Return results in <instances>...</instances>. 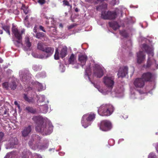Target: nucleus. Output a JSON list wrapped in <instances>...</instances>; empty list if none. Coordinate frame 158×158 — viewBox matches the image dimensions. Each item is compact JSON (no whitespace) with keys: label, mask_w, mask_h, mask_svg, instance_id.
Here are the masks:
<instances>
[{"label":"nucleus","mask_w":158,"mask_h":158,"mask_svg":"<svg viewBox=\"0 0 158 158\" xmlns=\"http://www.w3.org/2000/svg\"><path fill=\"white\" fill-rule=\"evenodd\" d=\"M33 120L36 124V131L40 132L43 135L50 134L52 132L53 126L51 124H47L44 122V119L41 116H35L32 118Z\"/></svg>","instance_id":"obj_1"},{"label":"nucleus","mask_w":158,"mask_h":158,"mask_svg":"<svg viewBox=\"0 0 158 158\" xmlns=\"http://www.w3.org/2000/svg\"><path fill=\"white\" fill-rule=\"evenodd\" d=\"M143 48L148 54V58L145 68L147 69L150 68L152 64V61H154L155 66H156V69H158V64L156 63V60L152 58L154 54L153 52V49L151 47H150L148 45L145 44H143Z\"/></svg>","instance_id":"obj_2"},{"label":"nucleus","mask_w":158,"mask_h":158,"mask_svg":"<svg viewBox=\"0 0 158 158\" xmlns=\"http://www.w3.org/2000/svg\"><path fill=\"white\" fill-rule=\"evenodd\" d=\"M114 106L110 104H103L99 108L98 112L102 116H108L111 115L114 110Z\"/></svg>","instance_id":"obj_3"},{"label":"nucleus","mask_w":158,"mask_h":158,"mask_svg":"<svg viewBox=\"0 0 158 158\" xmlns=\"http://www.w3.org/2000/svg\"><path fill=\"white\" fill-rule=\"evenodd\" d=\"M12 35L14 37V44L17 47L20 46V31L16 26L12 24L11 28Z\"/></svg>","instance_id":"obj_4"},{"label":"nucleus","mask_w":158,"mask_h":158,"mask_svg":"<svg viewBox=\"0 0 158 158\" xmlns=\"http://www.w3.org/2000/svg\"><path fill=\"white\" fill-rule=\"evenodd\" d=\"M4 139H0V144L4 142L7 141L6 145V149L16 148L18 145V139H9L8 141Z\"/></svg>","instance_id":"obj_5"},{"label":"nucleus","mask_w":158,"mask_h":158,"mask_svg":"<svg viewBox=\"0 0 158 158\" xmlns=\"http://www.w3.org/2000/svg\"><path fill=\"white\" fill-rule=\"evenodd\" d=\"M117 15V13L115 11H102L101 14V17L104 19H113L116 18Z\"/></svg>","instance_id":"obj_6"},{"label":"nucleus","mask_w":158,"mask_h":158,"mask_svg":"<svg viewBox=\"0 0 158 158\" xmlns=\"http://www.w3.org/2000/svg\"><path fill=\"white\" fill-rule=\"evenodd\" d=\"M94 76L98 78L102 77L103 75V71L102 68L98 64H94L93 67Z\"/></svg>","instance_id":"obj_7"},{"label":"nucleus","mask_w":158,"mask_h":158,"mask_svg":"<svg viewBox=\"0 0 158 158\" xmlns=\"http://www.w3.org/2000/svg\"><path fill=\"white\" fill-rule=\"evenodd\" d=\"M99 127L100 129L103 131H109L112 127L111 123L107 120L102 121L101 122Z\"/></svg>","instance_id":"obj_8"},{"label":"nucleus","mask_w":158,"mask_h":158,"mask_svg":"<svg viewBox=\"0 0 158 158\" xmlns=\"http://www.w3.org/2000/svg\"><path fill=\"white\" fill-rule=\"evenodd\" d=\"M103 81L106 87L111 90L112 89L114 82L112 77H104L103 78Z\"/></svg>","instance_id":"obj_9"},{"label":"nucleus","mask_w":158,"mask_h":158,"mask_svg":"<svg viewBox=\"0 0 158 158\" xmlns=\"http://www.w3.org/2000/svg\"><path fill=\"white\" fill-rule=\"evenodd\" d=\"M54 51V48L51 47H45L43 52L45 53L43 55L40 56L41 58H47L51 56L53 53Z\"/></svg>","instance_id":"obj_10"},{"label":"nucleus","mask_w":158,"mask_h":158,"mask_svg":"<svg viewBox=\"0 0 158 158\" xmlns=\"http://www.w3.org/2000/svg\"><path fill=\"white\" fill-rule=\"evenodd\" d=\"M40 140L38 139H30L28 144L31 148L35 150L38 148Z\"/></svg>","instance_id":"obj_11"},{"label":"nucleus","mask_w":158,"mask_h":158,"mask_svg":"<svg viewBox=\"0 0 158 158\" xmlns=\"http://www.w3.org/2000/svg\"><path fill=\"white\" fill-rule=\"evenodd\" d=\"M128 68L127 66L120 67L119 69L118 73V77H123L126 76L128 73Z\"/></svg>","instance_id":"obj_12"},{"label":"nucleus","mask_w":158,"mask_h":158,"mask_svg":"<svg viewBox=\"0 0 158 158\" xmlns=\"http://www.w3.org/2000/svg\"><path fill=\"white\" fill-rule=\"evenodd\" d=\"M134 84L136 88H143L145 85V82L141 78H136L134 82Z\"/></svg>","instance_id":"obj_13"},{"label":"nucleus","mask_w":158,"mask_h":158,"mask_svg":"<svg viewBox=\"0 0 158 158\" xmlns=\"http://www.w3.org/2000/svg\"><path fill=\"white\" fill-rule=\"evenodd\" d=\"M153 75V74L150 72H148L143 74L141 76V78L145 81H151Z\"/></svg>","instance_id":"obj_14"},{"label":"nucleus","mask_w":158,"mask_h":158,"mask_svg":"<svg viewBox=\"0 0 158 158\" xmlns=\"http://www.w3.org/2000/svg\"><path fill=\"white\" fill-rule=\"evenodd\" d=\"M88 58L87 56L85 54H81L78 56V61L80 62V65L82 68H83L84 66L85 65Z\"/></svg>","instance_id":"obj_15"},{"label":"nucleus","mask_w":158,"mask_h":158,"mask_svg":"<svg viewBox=\"0 0 158 158\" xmlns=\"http://www.w3.org/2000/svg\"><path fill=\"white\" fill-rule=\"evenodd\" d=\"M145 55L142 51H140L137 53V63L139 64L141 63L145 58Z\"/></svg>","instance_id":"obj_16"},{"label":"nucleus","mask_w":158,"mask_h":158,"mask_svg":"<svg viewBox=\"0 0 158 158\" xmlns=\"http://www.w3.org/2000/svg\"><path fill=\"white\" fill-rule=\"evenodd\" d=\"M96 114L93 113L87 114L83 115V118H85L90 123L94 120L95 118Z\"/></svg>","instance_id":"obj_17"},{"label":"nucleus","mask_w":158,"mask_h":158,"mask_svg":"<svg viewBox=\"0 0 158 158\" xmlns=\"http://www.w3.org/2000/svg\"><path fill=\"white\" fill-rule=\"evenodd\" d=\"M31 129L30 126L25 127L22 132V135L23 137H26L31 132Z\"/></svg>","instance_id":"obj_18"},{"label":"nucleus","mask_w":158,"mask_h":158,"mask_svg":"<svg viewBox=\"0 0 158 158\" xmlns=\"http://www.w3.org/2000/svg\"><path fill=\"white\" fill-rule=\"evenodd\" d=\"M81 123L82 126H83L85 128L87 127L91 124V123H90L89 121L87 119H86V118H83V115L82 118Z\"/></svg>","instance_id":"obj_19"},{"label":"nucleus","mask_w":158,"mask_h":158,"mask_svg":"<svg viewBox=\"0 0 158 158\" xmlns=\"http://www.w3.org/2000/svg\"><path fill=\"white\" fill-rule=\"evenodd\" d=\"M18 152L16 151H13L7 153L4 158H15L18 155Z\"/></svg>","instance_id":"obj_20"},{"label":"nucleus","mask_w":158,"mask_h":158,"mask_svg":"<svg viewBox=\"0 0 158 158\" xmlns=\"http://www.w3.org/2000/svg\"><path fill=\"white\" fill-rule=\"evenodd\" d=\"M109 26L112 27L114 30H116L120 27L118 23L116 22H113L109 23Z\"/></svg>","instance_id":"obj_21"},{"label":"nucleus","mask_w":158,"mask_h":158,"mask_svg":"<svg viewBox=\"0 0 158 158\" xmlns=\"http://www.w3.org/2000/svg\"><path fill=\"white\" fill-rule=\"evenodd\" d=\"M49 143L48 142L44 143L42 144H40V143L38 144V148L40 150H44L48 147Z\"/></svg>","instance_id":"obj_22"},{"label":"nucleus","mask_w":158,"mask_h":158,"mask_svg":"<svg viewBox=\"0 0 158 158\" xmlns=\"http://www.w3.org/2000/svg\"><path fill=\"white\" fill-rule=\"evenodd\" d=\"M24 44L26 50L28 49L31 46V43L29 41V38L27 36H26L25 38Z\"/></svg>","instance_id":"obj_23"},{"label":"nucleus","mask_w":158,"mask_h":158,"mask_svg":"<svg viewBox=\"0 0 158 158\" xmlns=\"http://www.w3.org/2000/svg\"><path fill=\"white\" fill-rule=\"evenodd\" d=\"M76 56L74 54L72 53L68 59V62L69 64H73L76 61Z\"/></svg>","instance_id":"obj_24"},{"label":"nucleus","mask_w":158,"mask_h":158,"mask_svg":"<svg viewBox=\"0 0 158 158\" xmlns=\"http://www.w3.org/2000/svg\"><path fill=\"white\" fill-rule=\"evenodd\" d=\"M67 48L66 47L63 48L60 52V55L61 57L63 58L67 55Z\"/></svg>","instance_id":"obj_25"},{"label":"nucleus","mask_w":158,"mask_h":158,"mask_svg":"<svg viewBox=\"0 0 158 158\" xmlns=\"http://www.w3.org/2000/svg\"><path fill=\"white\" fill-rule=\"evenodd\" d=\"M10 26L9 25H3L2 27V28L9 35H10Z\"/></svg>","instance_id":"obj_26"},{"label":"nucleus","mask_w":158,"mask_h":158,"mask_svg":"<svg viewBox=\"0 0 158 158\" xmlns=\"http://www.w3.org/2000/svg\"><path fill=\"white\" fill-rule=\"evenodd\" d=\"M23 98L25 101L30 103H33L34 102V100L33 98H29L25 94L24 95Z\"/></svg>","instance_id":"obj_27"},{"label":"nucleus","mask_w":158,"mask_h":158,"mask_svg":"<svg viewBox=\"0 0 158 158\" xmlns=\"http://www.w3.org/2000/svg\"><path fill=\"white\" fill-rule=\"evenodd\" d=\"M45 35V33L42 32H39L36 33L35 37L38 39H40L44 37Z\"/></svg>","instance_id":"obj_28"},{"label":"nucleus","mask_w":158,"mask_h":158,"mask_svg":"<svg viewBox=\"0 0 158 158\" xmlns=\"http://www.w3.org/2000/svg\"><path fill=\"white\" fill-rule=\"evenodd\" d=\"M41 109L42 110V111L43 113H46L48 110V107L47 104H45L42 105Z\"/></svg>","instance_id":"obj_29"},{"label":"nucleus","mask_w":158,"mask_h":158,"mask_svg":"<svg viewBox=\"0 0 158 158\" xmlns=\"http://www.w3.org/2000/svg\"><path fill=\"white\" fill-rule=\"evenodd\" d=\"M45 47L44 46L43 44L42 43H39L37 44V48L43 52Z\"/></svg>","instance_id":"obj_30"},{"label":"nucleus","mask_w":158,"mask_h":158,"mask_svg":"<svg viewBox=\"0 0 158 158\" xmlns=\"http://www.w3.org/2000/svg\"><path fill=\"white\" fill-rule=\"evenodd\" d=\"M26 110L29 112L31 113H35L36 112V110L32 107H27L26 108Z\"/></svg>","instance_id":"obj_31"},{"label":"nucleus","mask_w":158,"mask_h":158,"mask_svg":"<svg viewBox=\"0 0 158 158\" xmlns=\"http://www.w3.org/2000/svg\"><path fill=\"white\" fill-rule=\"evenodd\" d=\"M16 87V83L15 82H12L9 83V87L13 90H15Z\"/></svg>","instance_id":"obj_32"},{"label":"nucleus","mask_w":158,"mask_h":158,"mask_svg":"<svg viewBox=\"0 0 158 158\" xmlns=\"http://www.w3.org/2000/svg\"><path fill=\"white\" fill-rule=\"evenodd\" d=\"M119 33L120 35L124 37L127 38L128 36V33L125 30L120 31Z\"/></svg>","instance_id":"obj_33"},{"label":"nucleus","mask_w":158,"mask_h":158,"mask_svg":"<svg viewBox=\"0 0 158 158\" xmlns=\"http://www.w3.org/2000/svg\"><path fill=\"white\" fill-rule=\"evenodd\" d=\"M21 9L23 10L24 13L25 14H27L28 13V8L25 6V5L23 4H22V7L21 8Z\"/></svg>","instance_id":"obj_34"},{"label":"nucleus","mask_w":158,"mask_h":158,"mask_svg":"<svg viewBox=\"0 0 158 158\" xmlns=\"http://www.w3.org/2000/svg\"><path fill=\"white\" fill-rule=\"evenodd\" d=\"M2 86L3 88L6 89V90L8 89L9 87V83L7 82H5L2 83Z\"/></svg>","instance_id":"obj_35"},{"label":"nucleus","mask_w":158,"mask_h":158,"mask_svg":"<svg viewBox=\"0 0 158 158\" xmlns=\"http://www.w3.org/2000/svg\"><path fill=\"white\" fill-rule=\"evenodd\" d=\"M54 58L56 60H58L59 59V52L57 48L56 50L55 53L54 55Z\"/></svg>","instance_id":"obj_36"},{"label":"nucleus","mask_w":158,"mask_h":158,"mask_svg":"<svg viewBox=\"0 0 158 158\" xmlns=\"http://www.w3.org/2000/svg\"><path fill=\"white\" fill-rule=\"evenodd\" d=\"M33 69L35 71H37L40 70V68L39 65H34L33 66Z\"/></svg>","instance_id":"obj_37"},{"label":"nucleus","mask_w":158,"mask_h":158,"mask_svg":"<svg viewBox=\"0 0 158 158\" xmlns=\"http://www.w3.org/2000/svg\"><path fill=\"white\" fill-rule=\"evenodd\" d=\"M156 156L155 153L152 152L150 153L148 156V158H156Z\"/></svg>","instance_id":"obj_38"},{"label":"nucleus","mask_w":158,"mask_h":158,"mask_svg":"<svg viewBox=\"0 0 158 158\" xmlns=\"http://www.w3.org/2000/svg\"><path fill=\"white\" fill-rule=\"evenodd\" d=\"M63 2L64 5L68 6H70L71 7H72V6L70 5L69 2L67 0H63Z\"/></svg>","instance_id":"obj_39"},{"label":"nucleus","mask_w":158,"mask_h":158,"mask_svg":"<svg viewBox=\"0 0 158 158\" xmlns=\"http://www.w3.org/2000/svg\"><path fill=\"white\" fill-rule=\"evenodd\" d=\"M108 142L110 145L112 146L114 144V139H110Z\"/></svg>","instance_id":"obj_40"},{"label":"nucleus","mask_w":158,"mask_h":158,"mask_svg":"<svg viewBox=\"0 0 158 158\" xmlns=\"http://www.w3.org/2000/svg\"><path fill=\"white\" fill-rule=\"evenodd\" d=\"M39 102H44L45 100V97L44 96H41L40 98L38 100Z\"/></svg>","instance_id":"obj_41"},{"label":"nucleus","mask_w":158,"mask_h":158,"mask_svg":"<svg viewBox=\"0 0 158 158\" xmlns=\"http://www.w3.org/2000/svg\"><path fill=\"white\" fill-rule=\"evenodd\" d=\"M31 158H42V157L40 155H38L37 154H35L33 155Z\"/></svg>","instance_id":"obj_42"},{"label":"nucleus","mask_w":158,"mask_h":158,"mask_svg":"<svg viewBox=\"0 0 158 158\" xmlns=\"http://www.w3.org/2000/svg\"><path fill=\"white\" fill-rule=\"evenodd\" d=\"M38 2L40 5H43L46 3V1L45 0H38Z\"/></svg>","instance_id":"obj_43"},{"label":"nucleus","mask_w":158,"mask_h":158,"mask_svg":"<svg viewBox=\"0 0 158 158\" xmlns=\"http://www.w3.org/2000/svg\"><path fill=\"white\" fill-rule=\"evenodd\" d=\"M39 28L40 29V30H41L43 31H44V32H46V31L45 30L44 27H43L42 26L40 25L39 26Z\"/></svg>","instance_id":"obj_44"},{"label":"nucleus","mask_w":158,"mask_h":158,"mask_svg":"<svg viewBox=\"0 0 158 158\" xmlns=\"http://www.w3.org/2000/svg\"><path fill=\"white\" fill-rule=\"evenodd\" d=\"M27 76L26 75H24L23 76L22 78V81H25L26 80H27Z\"/></svg>","instance_id":"obj_45"},{"label":"nucleus","mask_w":158,"mask_h":158,"mask_svg":"<svg viewBox=\"0 0 158 158\" xmlns=\"http://www.w3.org/2000/svg\"><path fill=\"white\" fill-rule=\"evenodd\" d=\"M85 72L87 73H89V72H91V70L90 69V67L89 66L87 67L86 69H85Z\"/></svg>","instance_id":"obj_46"},{"label":"nucleus","mask_w":158,"mask_h":158,"mask_svg":"<svg viewBox=\"0 0 158 158\" xmlns=\"http://www.w3.org/2000/svg\"><path fill=\"white\" fill-rule=\"evenodd\" d=\"M23 156L22 157V158H28L29 156H28L26 154H24L23 153Z\"/></svg>","instance_id":"obj_47"},{"label":"nucleus","mask_w":158,"mask_h":158,"mask_svg":"<svg viewBox=\"0 0 158 158\" xmlns=\"http://www.w3.org/2000/svg\"><path fill=\"white\" fill-rule=\"evenodd\" d=\"M75 26V25L74 24L71 25L70 26H69V27H68V29L69 30L71 29H72V28H73V27H74Z\"/></svg>","instance_id":"obj_48"},{"label":"nucleus","mask_w":158,"mask_h":158,"mask_svg":"<svg viewBox=\"0 0 158 158\" xmlns=\"http://www.w3.org/2000/svg\"><path fill=\"white\" fill-rule=\"evenodd\" d=\"M4 134V133L2 132H0V138H2Z\"/></svg>","instance_id":"obj_49"},{"label":"nucleus","mask_w":158,"mask_h":158,"mask_svg":"<svg viewBox=\"0 0 158 158\" xmlns=\"http://www.w3.org/2000/svg\"><path fill=\"white\" fill-rule=\"evenodd\" d=\"M95 0H85L86 2H88L91 3L94 2Z\"/></svg>","instance_id":"obj_50"},{"label":"nucleus","mask_w":158,"mask_h":158,"mask_svg":"<svg viewBox=\"0 0 158 158\" xmlns=\"http://www.w3.org/2000/svg\"><path fill=\"white\" fill-rule=\"evenodd\" d=\"M36 28H37V26L36 25H35L34 28V29H33V31L34 32H35V33H37V29H36Z\"/></svg>","instance_id":"obj_51"},{"label":"nucleus","mask_w":158,"mask_h":158,"mask_svg":"<svg viewBox=\"0 0 158 158\" xmlns=\"http://www.w3.org/2000/svg\"><path fill=\"white\" fill-rule=\"evenodd\" d=\"M14 104L15 105H17V106L18 107V108L20 110V106L18 104V102L17 101H15L14 102Z\"/></svg>","instance_id":"obj_52"},{"label":"nucleus","mask_w":158,"mask_h":158,"mask_svg":"<svg viewBox=\"0 0 158 158\" xmlns=\"http://www.w3.org/2000/svg\"><path fill=\"white\" fill-rule=\"evenodd\" d=\"M25 32V30L23 29L21 30V32H20V39H21V35L24 33Z\"/></svg>","instance_id":"obj_53"},{"label":"nucleus","mask_w":158,"mask_h":158,"mask_svg":"<svg viewBox=\"0 0 158 158\" xmlns=\"http://www.w3.org/2000/svg\"><path fill=\"white\" fill-rule=\"evenodd\" d=\"M52 27L53 28V32H55L56 33V28L55 27Z\"/></svg>","instance_id":"obj_54"},{"label":"nucleus","mask_w":158,"mask_h":158,"mask_svg":"<svg viewBox=\"0 0 158 158\" xmlns=\"http://www.w3.org/2000/svg\"><path fill=\"white\" fill-rule=\"evenodd\" d=\"M123 140V139H120L118 142V143H119L120 142H122Z\"/></svg>","instance_id":"obj_55"},{"label":"nucleus","mask_w":158,"mask_h":158,"mask_svg":"<svg viewBox=\"0 0 158 158\" xmlns=\"http://www.w3.org/2000/svg\"><path fill=\"white\" fill-rule=\"evenodd\" d=\"M55 150V148H50L49 149V151H53V152L54 151V150Z\"/></svg>","instance_id":"obj_56"},{"label":"nucleus","mask_w":158,"mask_h":158,"mask_svg":"<svg viewBox=\"0 0 158 158\" xmlns=\"http://www.w3.org/2000/svg\"><path fill=\"white\" fill-rule=\"evenodd\" d=\"M107 0H98L97 1L98 2H102L103 1H107Z\"/></svg>","instance_id":"obj_57"},{"label":"nucleus","mask_w":158,"mask_h":158,"mask_svg":"<svg viewBox=\"0 0 158 158\" xmlns=\"http://www.w3.org/2000/svg\"><path fill=\"white\" fill-rule=\"evenodd\" d=\"M34 137L36 138H39V136H38V135H35Z\"/></svg>","instance_id":"obj_58"},{"label":"nucleus","mask_w":158,"mask_h":158,"mask_svg":"<svg viewBox=\"0 0 158 158\" xmlns=\"http://www.w3.org/2000/svg\"><path fill=\"white\" fill-rule=\"evenodd\" d=\"M79 11V10H78V8H76L75 9V11L76 12H78Z\"/></svg>","instance_id":"obj_59"},{"label":"nucleus","mask_w":158,"mask_h":158,"mask_svg":"<svg viewBox=\"0 0 158 158\" xmlns=\"http://www.w3.org/2000/svg\"><path fill=\"white\" fill-rule=\"evenodd\" d=\"M28 16L27 15L26 16L25 18V20H27L28 19Z\"/></svg>","instance_id":"obj_60"},{"label":"nucleus","mask_w":158,"mask_h":158,"mask_svg":"<svg viewBox=\"0 0 158 158\" xmlns=\"http://www.w3.org/2000/svg\"><path fill=\"white\" fill-rule=\"evenodd\" d=\"M101 7V6H97L96 8V9L97 10H99V8H100Z\"/></svg>","instance_id":"obj_61"},{"label":"nucleus","mask_w":158,"mask_h":158,"mask_svg":"<svg viewBox=\"0 0 158 158\" xmlns=\"http://www.w3.org/2000/svg\"><path fill=\"white\" fill-rule=\"evenodd\" d=\"M3 62V60L0 57V63H2Z\"/></svg>","instance_id":"obj_62"},{"label":"nucleus","mask_w":158,"mask_h":158,"mask_svg":"<svg viewBox=\"0 0 158 158\" xmlns=\"http://www.w3.org/2000/svg\"><path fill=\"white\" fill-rule=\"evenodd\" d=\"M59 26L61 28H63V25L61 23H60L59 24Z\"/></svg>","instance_id":"obj_63"},{"label":"nucleus","mask_w":158,"mask_h":158,"mask_svg":"<svg viewBox=\"0 0 158 158\" xmlns=\"http://www.w3.org/2000/svg\"><path fill=\"white\" fill-rule=\"evenodd\" d=\"M46 23L47 24H49V21H46Z\"/></svg>","instance_id":"obj_64"}]
</instances>
